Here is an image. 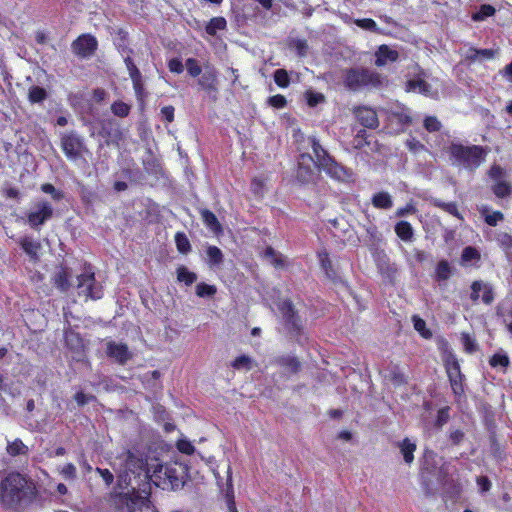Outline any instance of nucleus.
Returning <instances> with one entry per match:
<instances>
[{"instance_id":"1","label":"nucleus","mask_w":512,"mask_h":512,"mask_svg":"<svg viewBox=\"0 0 512 512\" xmlns=\"http://www.w3.org/2000/svg\"><path fill=\"white\" fill-rule=\"evenodd\" d=\"M114 469L118 472V485L126 496L136 498V492L142 482L150 479L149 470L146 469V462L131 451L121 453L114 463Z\"/></svg>"},{"instance_id":"2","label":"nucleus","mask_w":512,"mask_h":512,"mask_svg":"<svg viewBox=\"0 0 512 512\" xmlns=\"http://www.w3.org/2000/svg\"><path fill=\"white\" fill-rule=\"evenodd\" d=\"M30 492L27 479L20 473H9L0 483V503L5 508H16Z\"/></svg>"},{"instance_id":"3","label":"nucleus","mask_w":512,"mask_h":512,"mask_svg":"<svg viewBox=\"0 0 512 512\" xmlns=\"http://www.w3.org/2000/svg\"><path fill=\"white\" fill-rule=\"evenodd\" d=\"M187 476V468L181 463L160 465L150 476L155 485L167 490L183 487Z\"/></svg>"},{"instance_id":"4","label":"nucleus","mask_w":512,"mask_h":512,"mask_svg":"<svg viewBox=\"0 0 512 512\" xmlns=\"http://www.w3.org/2000/svg\"><path fill=\"white\" fill-rule=\"evenodd\" d=\"M310 141L315 156V164L319 168L339 181H347L352 177V172L337 163L320 145L316 138H311Z\"/></svg>"},{"instance_id":"5","label":"nucleus","mask_w":512,"mask_h":512,"mask_svg":"<svg viewBox=\"0 0 512 512\" xmlns=\"http://www.w3.org/2000/svg\"><path fill=\"white\" fill-rule=\"evenodd\" d=\"M451 156L465 168L474 170L484 162L488 150L481 146H463L453 144L450 147Z\"/></svg>"},{"instance_id":"6","label":"nucleus","mask_w":512,"mask_h":512,"mask_svg":"<svg viewBox=\"0 0 512 512\" xmlns=\"http://www.w3.org/2000/svg\"><path fill=\"white\" fill-rule=\"evenodd\" d=\"M386 79L379 73L368 69H350L345 73L344 83L350 90L365 87L378 88L384 85Z\"/></svg>"},{"instance_id":"7","label":"nucleus","mask_w":512,"mask_h":512,"mask_svg":"<svg viewBox=\"0 0 512 512\" xmlns=\"http://www.w3.org/2000/svg\"><path fill=\"white\" fill-rule=\"evenodd\" d=\"M61 148L67 159L73 162L82 159L84 154L89 152L83 139L75 132L62 135Z\"/></svg>"},{"instance_id":"8","label":"nucleus","mask_w":512,"mask_h":512,"mask_svg":"<svg viewBox=\"0 0 512 512\" xmlns=\"http://www.w3.org/2000/svg\"><path fill=\"white\" fill-rule=\"evenodd\" d=\"M79 294H82L86 299H100L102 297L101 286L95 283L94 273L87 272L78 276Z\"/></svg>"},{"instance_id":"9","label":"nucleus","mask_w":512,"mask_h":512,"mask_svg":"<svg viewBox=\"0 0 512 512\" xmlns=\"http://www.w3.org/2000/svg\"><path fill=\"white\" fill-rule=\"evenodd\" d=\"M445 366L454 393H462V375L457 359L453 355L448 356L445 362Z\"/></svg>"},{"instance_id":"10","label":"nucleus","mask_w":512,"mask_h":512,"mask_svg":"<svg viewBox=\"0 0 512 512\" xmlns=\"http://www.w3.org/2000/svg\"><path fill=\"white\" fill-rule=\"evenodd\" d=\"M53 213L52 206L48 202L38 203L27 215L28 222L32 227L42 225L50 219Z\"/></svg>"},{"instance_id":"11","label":"nucleus","mask_w":512,"mask_h":512,"mask_svg":"<svg viewBox=\"0 0 512 512\" xmlns=\"http://www.w3.org/2000/svg\"><path fill=\"white\" fill-rule=\"evenodd\" d=\"M106 354L108 357L113 358L117 363L124 365L133 356L132 352L129 351L128 346L124 343H117L109 341L106 344Z\"/></svg>"},{"instance_id":"12","label":"nucleus","mask_w":512,"mask_h":512,"mask_svg":"<svg viewBox=\"0 0 512 512\" xmlns=\"http://www.w3.org/2000/svg\"><path fill=\"white\" fill-rule=\"evenodd\" d=\"M97 47L96 39L88 34L79 36L72 43L73 52L80 57H88L94 53Z\"/></svg>"},{"instance_id":"13","label":"nucleus","mask_w":512,"mask_h":512,"mask_svg":"<svg viewBox=\"0 0 512 512\" xmlns=\"http://www.w3.org/2000/svg\"><path fill=\"white\" fill-rule=\"evenodd\" d=\"M406 91L418 92L428 97H435L437 95V91L421 75L407 81Z\"/></svg>"},{"instance_id":"14","label":"nucleus","mask_w":512,"mask_h":512,"mask_svg":"<svg viewBox=\"0 0 512 512\" xmlns=\"http://www.w3.org/2000/svg\"><path fill=\"white\" fill-rule=\"evenodd\" d=\"M375 58V65L383 67L389 63L396 62L399 58V53L388 45H381L375 52Z\"/></svg>"},{"instance_id":"15","label":"nucleus","mask_w":512,"mask_h":512,"mask_svg":"<svg viewBox=\"0 0 512 512\" xmlns=\"http://www.w3.org/2000/svg\"><path fill=\"white\" fill-rule=\"evenodd\" d=\"M356 118L358 121L367 128L374 129L379 125L378 117L376 112L367 107L358 108L355 111Z\"/></svg>"},{"instance_id":"16","label":"nucleus","mask_w":512,"mask_h":512,"mask_svg":"<svg viewBox=\"0 0 512 512\" xmlns=\"http://www.w3.org/2000/svg\"><path fill=\"white\" fill-rule=\"evenodd\" d=\"M199 85L208 92H217V72L213 67L207 66L204 73L201 74L198 80Z\"/></svg>"},{"instance_id":"17","label":"nucleus","mask_w":512,"mask_h":512,"mask_svg":"<svg viewBox=\"0 0 512 512\" xmlns=\"http://www.w3.org/2000/svg\"><path fill=\"white\" fill-rule=\"evenodd\" d=\"M123 512H155L149 505L146 496H137L129 498L126 504V511Z\"/></svg>"},{"instance_id":"18","label":"nucleus","mask_w":512,"mask_h":512,"mask_svg":"<svg viewBox=\"0 0 512 512\" xmlns=\"http://www.w3.org/2000/svg\"><path fill=\"white\" fill-rule=\"evenodd\" d=\"M279 310L281 311L283 317L286 319L287 323L291 325L295 330H299L300 325L295 315V311L292 303L289 300H283L279 306Z\"/></svg>"},{"instance_id":"19","label":"nucleus","mask_w":512,"mask_h":512,"mask_svg":"<svg viewBox=\"0 0 512 512\" xmlns=\"http://www.w3.org/2000/svg\"><path fill=\"white\" fill-rule=\"evenodd\" d=\"M478 211L484 217L485 222L490 226H496L498 222L502 221L504 218L500 211L490 212V209L486 205L479 206Z\"/></svg>"},{"instance_id":"20","label":"nucleus","mask_w":512,"mask_h":512,"mask_svg":"<svg viewBox=\"0 0 512 512\" xmlns=\"http://www.w3.org/2000/svg\"><path fill=\"white\" fill-rule=\"evenodd\" d=\"M68 278H69V273L67 272L66 269H64V268L58 269L53 276L54 285L62 292H65L68 290V288L70 286Z\"/></svg>"},{"instance_id":"21","label":"nucleus","mask_w":512,"mask_h":512,"mask_svg":"<svg viewBox=\"0 0 512 512\" xmlns=\"http://www.w3.org/2000/svg\"><path fill=\"white\" fill-rule=\"evenodd\" d=\"M201 218L205 225L214 233L221 231V225L214 213L207 209L201 210Z\"/></svg>"},{"instance_id":"22","label":"nucleus","mask_w":512,"mask_h":512,"mask_svg":"<svg viewBox=\"0 0 512 512\" xmlns=\"http://www.w3.org/2000/svg\"><path fill=\"white\" fill-rule=\"evenodd\" d=\"M401 454L403 455L404 461L407 464H411L414 460V452L416 450V444L411 442L408 438H405L399 443Z\"/></svg>"},{"instance_id":"23","label":"nucleus","mask_w":512,"mask_h":512,"mask_svg":"<svg viewBox=\"0 0 512 512\" xmlns=\"http://www.w3.org/2000/svg\"><path fill=\"white\" fill-rule=\"evenodd\" d=\"M264 259L269 264L273 265L276 268H283L285 264L284 257L276 252L273 248L268 247L264 252Z\"/></svg>"},{"instance_id":"24","label":"nucleus","mask_w":512,"mask_h":512,"mask_svg":"<svg viewBox=\"0 0 512 512\" xmlns=\"http://www.w3.org/2000/svg\"><path fill=\"white\" fill-rule=\"evenodd\" d=\"M372 204L376 208L389 209L392 207L393 202L391 196L387 192L376 193L372 198Z\"/></svg>"},{"instance_id":"25","label":"nucleus","mask_w":512,"mask_h":512,"mask_svg":"<svg viewBox=\"0 0 512 512\" xmlns=\"http://www.w3.org/2000/svg\"><path fill=\"white\" fill-rule=\"evenodd\" d=\"M278 365L283 367L289 373H296L300 368L299 361L292 356H283L277 359Z\"/></svg>"},{"instance_id":"26","label":"nucleus","mask_w":512,"mask_h":512,"mask_svg":"<svg viewBox=\"0 0 512 512\" xmlns=\"http://www.w3.org/2000/svg\"><path fill=\"white\" fill-rule=\"evenodd\" d=\"M431 203L434 206L441 208L443 211L457 217L458 219L463 220L462 215L458 211L456 203H454V202L446 203V202H443L436 198L432 199Z\"/></svg>"},{"instance_id":"27","label":"nucleus","mask_w":512,"mask_h":512,"mask_svg":"<svg viewBox=\"0 0 512 512\" xmlns=\"http://www.w3.org/2000/svg\"><path fill=\"white\" fill-rule=\"evenodd\" d=\"M397 236L403 241H410L413 237L412 226L406 221H400L395 226Z\"/></svg>"},{"instance_id":"28","label":"nucleus","mask_w":512,"mask_h":512,"mask_svg":"<svg viewBox=\"0 0 512 512\" xmlns=\"http://www.w3.org/2000/svg\"><path fill=\"white\" fill-rule=\"evenodd\" d=\"M231 365L236 370L250 371L255 366V362L251 357L241 355L236 357Z\"/></svg>"},{"instance_id":"29","label":"nucleus","mask_w":512,"mask_h":512,"mask_svg":"<svg viewBox=\"0 0 512 512\" xmlns=\"http://www.w3.org/2000/svg\"><path fill=\"white\" fill-rule=\"evenodd\" d=\"M208 264L210 267L219 266L223 262V253L216 246H208L206 250Z\"/></svg>"},{"instance_id":"30","label":"nucleus","mask_w":512,"mask_h":512,"mask_svg":"<svg viewBox=\"0 0 512 512\" xmlns=\"http://www.w3.org/2000/svg\"><path fill=\"white\" fill-rule=\"evenodd\" d=\"M22 249L32 258H36L40 249V244L29 237L20 240Z\"/></svg>"},{"instance_id":"31","label":"nucleus","mask_w":512,"mask_h":512,"mask_svg":"<svg viewBox=\"0 0 512 512\" xmlns=\"http://www.w3.org/2000/svg\"><path fill=\"white\" fill-rule=\"evenodd\" d=\"M7 452L11 456L25 455L28 452V447L20 439H15L8 443Z\"/></svg>"},{"instance_id":"32","label":"nucleus","mask_w":512,"mask_h":512,"mask_svg":"<svg viewBox=\"0 0 512 512\" xmlns=\"http://www.w3.org/2000/svg\"><path fill=\"white\" fill-rule=\"evenodd\" d=\"M226 20L223 17L212 18L206 26V32L209 35H215L217 31L224 30L226 28Z\"/></svg>"},{"instance_id":"33","label":"nucleus","mask_w":512,"mask_h":512,"mask_svg":"<svg viewBox=\"0 0 512 512\" xmlns=\"http://www.w3.org/2000/svg\"><path fill=\"white\" fill-rule=\"evenodd\" d=\"M47 97L46 90L39 86H32L28 91V99L31 103H40Z\"/></svg>"},{"instance_id":"34","label":"nucleus","mask_w":512,"mask_h":512,"mask_svg":"<svg viewBox=\"0 0 512 512\" xmlns=\"http://www.w3.org/2000/svg\"><path fill=\"white\" fill-rule=\"evenodd\" d=\"M177 279L180 282H184L186 285H191L196 281L197 275L189 271L186 267L181 266L177 269Z\"/></svg>"},{"instance_id":"35","label":"nucleus","mask_w":512,"mask_h":512,"mask_svg":"<svg viewBox=\"0 0 512 512\" xmlns=\"http://www.w3.org/2000/svg\"><path fill=\"white\" fill-rule=\"evenodd\" d=\"M412 321H413V325H414V329L420 333V335L425 338V339H429L432 337V333L429 329L426 328V322L420 318L419 316L417 315H414L412 317Z\"/></svg>"},{"instance_id":"36","label":"nucleus","mask_w":512,"mask_h":512,"mask_svg":"<svg viewBox=\"0 0 512 512\" xmlns=\"http://www.w3.org/2000/svg\"><path fill=\"white\" fill-rule=\"evenodd\" d=\"M318 258H319L321 267L325 271L326 275L329 278H333L335 276V273L332 269V264L329 259L328 253L325 250L320 251V252H318Z\"/></svg>"},{"instance_id":"37","label":"nucleus","mask_w":512,"mask_h":512,"mask_svg":"<svg viewBox=\"0 0 512 512\" xmlns=\"http://www.w3.org/2000/svg\"><path fill=\"white\" fill-rule=\"evenodd\" d=\"M217 288L214 285H209L204 282L196 285V295L199 297H212L216 294Z\"/></svg>"},{"instance_id":"38","label":"nucleus","mask_w":512,"mask_h":512,"mask_svg":"<svg viewBox=\"0 0 512 512\" xmlns=\"http://www.w3.org/2000/svg\"><path fill=\"white\" fill-rule=\"evenodd\" d=\"M495 8L491 5H482L480 9L472 15L474 21H483L486 18L494 15Z\"/></svg>"},{"instance_id":"39","label":"nucleus","mask_w":512,"mask_h":512,"mask_svg":"<svg viewBox=\"0 0 512 512\" xmlns=\"http://www.w3.org/2000/svg\"><path fill=\"white\" fill-rule=\"evenodd\" d=\"M493 192L497 197H505L511 194L512 188L506 181H497L493 186Z\"/></svg>"},{"instance_id":"40","label":"nucleus","mask_w":512,"mask_h":512,"mask_svg":"<svg viewBox=\"0 0 512 512\" xmlns=\"http://www.w3.org/2000/svg\"><path fill=\"white\" fill-rule=\"evenodd\" d=\"M509 357L505 353H496L490 358V365L492 367L506 368L509 365Z\"/></svg>"},{"instance_id":"41","label":"nucleus","mask_w":512,"mask_h":512,"mask_svg":"<svg viewBox=\"0 0 512 512\" xmlns=\"http://www.w3.org/2000/svg\"><path fill=\"white\" fill-rule=\"evenodd\" d=\"M175 242H176L178 251L181 253L185 254L191 248L190 242L184 233H181V232L176 233Z\"/></svg>"},{"instance_id":"42","label":"nucleus","mask_w":512,"mask_h":512,"mask_svg":"<svg viewBox=\"0 0 512 512\" xmlns=\"http://www.w3.org/2000/svg\"><path fill=\"white\" fill-rule=\"evenodd\" d=\"M436 276L439 280H447L451 276V268L447 261H440L436 267Z\"/></svg>"},{"instance_id":"43","label":"nucleus","mask_w":512,"mask_h":512,"mask_svg":"<svg viewBox=\"0 0 512 512\" xmlns=\"http://www.w3.org/2000/svg\"><path fill=\"white\" fill-rule=\"evenodd\" d=\"M461 259L463 263L478 261L480 259V253L477 251L476 248L468 246L463 249Z\"/></svg>"},{"instance_id":"44","label":"nucleus","mask_w":512,"mask_h":512,"mask_svg":"<svg viewBox=\"0 0 512 512\" xmlns=\"http://www.w3.org/2000/svg\"><path fill=\"white\" fill-rule=\"evenodd\" d=\"M275 83L282 88H286L289 85V76L286 70L278 69L274 72Z\"/></svg>"},{"instance_id":"45","label":"nucleus","mask_w":512,"mask_h":512,"mask_svg":"<svg viewBox=\"0 0 512 512\" xmlns=\"http://www.w3.org/2000/svg\"><path fill=\"white\" fill-rule=\"evenodd\" d=\"M112 112L119 117H126L130 112V106L124 102H115L111 106Z\"/></svg>"},{"instance_id":"46","label":"nucleus","mask_w":512,"mask_h":512,"mask_svg":"<svg viewBox=\"0 0 512 512\" xmlns=\"http://www.w3.org/2000/svg\"><path fill=\"white\" fill-rule=\"evenodd\" d=\"M461 342L467 352L472 353L477 350L475 339H473L469 334L462 333Z\"/></svg>"},{"instance_id":"47","label":"nucleus","mask_w":512,"mask_h":512,"mask_svg":"<svg viewBox=\"0 0 512 512\" xmlns=\"http://www.w3.org/2000/svg\"><path fill=\"white\" fill-rule=\"evenodd\" d=\"M186 69L192 77L201 75V67L198 65L194 58H189L186 60Z\"/></svg>"},{"instance_id":"48","label":"nucleus","mask_w":512,"mask_h":512,"mask_svg":"<svg viewBox=\"0 0 512 512\" xmlns=\"http://www.w3.org/2000/svg\"><path fill=\"white\" fill-rule=\"evenodd\" d=\"M482 288H485V283L483 281H474L472 283L470 298L473 302H477L479 300Z\"/></svg>"},{"instance_id":"49","label":"nucleus","mask_w":512,"mask_h":512,"mask_svg":"<svg viewBox=\"0 0 512 512\" xmlns=\"http://www.w3.org/2000/svg\"><path fill=\"white\" fill-rule=\"evenodd\" d=\"M177 449L184 454L191 455L195 448L192 443L186 439H180L177 442Z\"/></svg>"},{"instance_id":"50","label":"nucleus","mask_w":512,"mask_h":512,"mask_svg":"<svg viewBox=\"0 0 512 512\" xmlns=\"http://www.w3.org/2000/svg\"><path fill=\"white\" fill-rule=\"evenodd\" d=\"M306 99L309 106L314 107L324 101V96L321 93H314L308 91L306 93Z\"/></svg>"},{"instance_id":"51","label":"nucleus","mask_w":512,"mask_h":512,"mask_svg":"<svg viewBox=\"0 0 512 512\" xmlns=\"http://www.w3.org/2000/svg\"><path fill=\"white\" fill-rule=\"evenodd\" d=\"M356 25L362 29L370 30V31H376L377 30V24L374 20L365 18V19H358L355 21Z\"/></svg>"},{"instance_id":"52","label":"nucleus","mask_w":512,"mask_h":512,"mask_svg":"<svg viewBox=\"0 0 512 512\" xmlns=\"http://www.w3.org/2000/svg\"><path fill=\"white\" fill-rule=\"evenodd\" d=\"M251 187H252L253 192L256 195H262L264 192V188H265V179L255 177L252 180Z\"/></svg>"},{"instance_id":"53","label":"nucleus","mask_w":512,"mask_h":512,"mask_svg":"<svg viewBox=\"0 0 512 512\" xmlns=\"http://www.w3.org/2000/svg\"><path fill=\"white\" fill-rule=\"evenodd\" d=\"M424 126L429 132H436L440 129L441 124L435 117H427L424 120Z\"/></svg>"},{"instance_id":"54","label":"nucleus","mask_w":512,"mask_h":512,"mask_svg":"<svg viewBox=\"0 0 512 512\" xmlns=\"http://www.w3.org/2000/svg\"><path fill=\"white\" fill-rule=\"evenodd\" d=\"M268 103L272 107L280 109V108H284L287 102L283 95L278 94V95L271 96L268 99Z\"/></svg>"},{"instance_id":"55","label":"nucleus","mask_w":512,"mask_h":512,"mask_svg":"<svg viewBox=\"0 0 512 512\" xmlns=\"http://www.w3.org/2000/svg\"><path fill=\"white\" fill-rule=\"evenodd\" d=\"M482 292V301L485 304H491L494 300L492 287L489 284L485 283V288H482Z\"/></svg>"},{"instance_id":"56","label":"nucleus","mask_w":512,"mask_h":512,"mask_svg":"<svg viewBox=\"0 0 512 512\" xmlns=\"http://www.w3.org/2000/svg\"><path fill=\"white\" fill-rule=\"evenodd\" d=\"M61 474L65 479H74L76 477V467L69 463L61 469Z\"/></svg>"},{"instance_id":"57","label":"nucleus","mask_w":512,"mask_h":512,"mask_svg":"<svg viewBox=\"0 0 512 512\" xmlns=\"http://www.w3.org/2000/svg\"><path fill=\"white\" fill-rule=\"evenodd\" d=\"M464 57L466 60L471 61V62H477V61L480 62L479 49H476L474 47H469L465 51Z\"/></svg>"},{"instance_id":"58","label":"nucleus","mask_w":512,"mask_h":512,"mask_svg":"<svg viewBox=\"0 0 512 512\" xmlns=\"http://www.w3.org/2000/svg\"><path fill=\"white\" fill-rule=\"evenodd\" d=\"M96 472L102 477L107 486L113 483L114 476L108 469L96 468Z\"/></svg>"},{"instance_id":"59","label":"nucleus","mask_w":512,"mask_h":512,"mask_svg":"<svg viewBox=\"0 0 512 512\" xmlns=\"http://www.w3.org/2000/svg\"><path fill=\"white\" fill-rule=\"evenodd\" d=\"M168 67L171 72L178 74L181 73L184 68L182 62L177 58L171 59L168 63Z\"/></svg>"},{"instance_id":"60","label":"nucleus","mask_w":512,"mask_h":512,"mask_svg":"<svg viewBox=\"0 0 512 512\" xmlns=\"http://www.w3.org/2000/svg\"><path fill=\"white\" fill-rule=\"evenodd\" d=\"M504 175V170L498 166L494 165L489 170V176L494 179L495 181H501L500 179Z\"/></svg>"},{"instance_id":"61","label":"nucleus","mask_w":512,"mask_h":512,"mask_svg":"<svg viewBox=\"0 0 512 512\" xmlns=\"http://www.w3.org/2000/svg\"><path fill=\"white\" fill-rule=\"evenodd\" d=\"M498 242L506 247L512 249V236L507 233H500L497 237Z\"/></svg>"},{"instance_id":"62","label":"nucleus","mask_w":512,"mask_h":512,"mask_svg":"<svg viewBox=\"0 0 512 512\" xmlns=\"http://www.w3.org/2000/svg\"><path fill=\"white\" fill-rule=\"evenodd\" d=\"M497 51L493 49H479L480 61L493 59Z\"/></svg>"},{"instance_id":"63","label":"nucleus","mask_w":512,"mask_h":512,"mask_svg":"<svg viewBox=\"0 0 512 512\" xmlns=\"http://www.w3.org/2000/svg\"><path fill=\"white\" fill-rule=\"evenodd\" d=\"M74 399L78 405L83 406L89 403V401L92 399V396L86 395L83 392H78L75 394Z\"/></svg>"},{"instance_id":"64","label":"nucleus","mask_w":512,"mask_h":512,"mask_svg":"<svg viewBox=\"0 0 512 512\" xmlns=\"http://www.w3.org/2000/svg\"><path fill=\"white\" fill-rule=\"evenodd\" d=\"M477 484L480 487L482 492L488 491L490 489V487H491V482L485 476L478 477L477 478Z\"/></svg>"}]
</instances>
